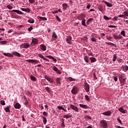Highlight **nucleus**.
Masks as SVG:
<instances>
[{
    "label": "nucleus",
    "instance_id": "nucleus-27",
    "mask_svg": "<svg viewBox=\"0 0 128 128\" xmlns=\"http://www.w3.org/2000/svg\"><path fill=\"white\" fill-rule=\"evenodd\" d=\"M104 4H106L107 6H108V8H112V4L106 1H104Z\"/></svg>",
    "mask_w": 128,
    "mask_h": 128
},
{
    "label": "nucleus",
    "instance_id": "nucleus-15",
    "mask_svg": "<svg viewBox=\"0 0 128 128\" xmlns=\"http://www.w3.org/2000/svg\"><path fill=\"white\" fill-rule=\"evenodd\" d=\"M13 12H16L18 14H24V13L20 10H12Z\"/></svg>",
    "mask_w": 128,
    "mask_h": 128
},
{
    "label": "nucleus",
    "instance_id": "nucleus-24",
    "mask_svg": "<svg viewBox=\"0 0 128 128\" xmlns=\"http://www.w3.org/2000/svg\"><path fill=\"white\" fill-rule=\"evenodd\" d=\"M40 48L42 50H46V46H44V44L40 45Z\"/></svg>",
    "mask_w": 128,
    "mask_h": 128
},
{
    "label": "nucleus",
    "instance_id": "nucleus-32",
    "mask_svg": "<svg viewBox=\"0 0 128 128\" xmlns=\"http://www.w3.org/2000/svg\"><path fill=\"white\" fill-rule=\"evenodd\" d=\"M116 58H118V56L116 55V54H114L113 55L112 61L113 62H116Z\"/></svg>",
    "mask_w": 128,
    "mask_h": 128
},
{
    "label": "nucleus",
    "instance_id": "nucleus-18",
    "mask_svg": "<svg viewBox=\"0 0 128 128\" xmlns=\"http://www.w3.org/2000/svg\"><path fill=\"white\" fill-rule=\"evenodd\" d=\"M72 116L70 114H68L63 116V118H72Z\"/></svg>",
    "mask_w": 128,
    "mask_h": 128
},
{
    "label": "nucleus",
    "instance_id": "nucleus-33",
    "mask_svg": "<svg viewBox=\"0 0 128 128\" xmlns=\"http://www.w3.org/2000/svg\"><path fill=\"white\" fill-rule=\"evenodd\" d=\"M30 80H33V82H36V78L34 77V76L32 75L30 76Z\"/></svg>",
    "mask_w": 128,
    "mask_h": 128
},
{
    "label": "nucleus",
    "instance_id": "nucleus-37",
    "mask_svg": "<svg viewBox=\"0 0 128 128\" xmlns=\"http://www.w3.org/2000/svg\"><path fill=\"white\" fill-rule=\"evenodd\" d=\"M42 118H43V122L44 124H46V122H48V120H46V117L43 116Z\"/></svg>",
    "mask_w": 128,
    "mask_h": 128
},
{
    "label": "nucleus",
    "instance_id": "nucleus-42",
    "mask_svg": "<svg viewBox=\"0 0 128 128\" xmlns=\"http://www.w3.org/2000/svg\"><path fill=\"white\" fill-rule=\"evenodd\" d=\"M62 124H61V126L62 127V128H64L66 126V125H64V118H62Z\"/></svg>",
    "mask_w": 128,
    "mask_h": 128
},
{
    "label": "nucleus",
    "instance_id": "nucleus-52",
    "mask_svg": "<svg viewBox=\"0 0 128 128\" xmlns=\"http://www.w3.org/2000/svg\"><path fill=\"white\" fill-rule=\"evenodd\" d=\"M56 19L57 20H58V22H62V20H60V17H58V16H56Z\"/></svg>",
    "mask_w": 128,
    "mask_h": 128
},
{
    "label": "nucleus",
    "instance_id": "nucleus-41",
    "mask_svg": "<svg viewBox=\"0 0 128 128\" xmlns=\"http://www.w3.org/2000/svg\"><path fill=\"white\" fill-rule=\"evenodd\" d=\"M94 20V18H89L88 21H87V24H90L89 22H92V21Z\"/></svg>",
    "mask_w": 128,
    "mask_h": 128
},
{
    "label": "nucleus",
    "instance_id": "nucleus-2",
    "mask_svg": "<svg viewBox=\"0 0 128 128\" xmlns=\"http://www.w3.org/2000/svg\"><path fill=\"white\" fill-rule=\"evenodd\" d=\"M78 88L76 87V86H74L71 90V92L72 94H78Z\"/></svg>",
    "mask_w": 128,
    "mask_h": 128
},
{
    "label": "nucleus",
    "instance_id": "nucleus-11",
    "mask_svg": "<svg viewBox=\"0 0 128 128\" xmlns=\"http://www.w3.org/2000/svg\"><path fill=\"white\" fill-rule=\"evenodd\" d=\"M38 39L33 38L32 40V42L31 43V44H32L33 46H34V44H38Z\"/></svg>",
    "mask_w": 128,
    "mask_h": 128
},
{
    "label": "nucleus",
    "instance_id": "nucleus-55",
    "mask_svg": "<svg viewBox=\"0 0 128 128\" xmlns=\"http://www.w3.org/2000/svg\"><path fill=\"white\" fill-rule=\"evenodd\" d=\"M34 30V28H32V26H30L29 28H28V32H30L32 30Z\"/></svg>",
    "mask_w": 128,
    "mask_h": 128
},
{
    "label": "nucleus",
    "instance_id": "nucleus-13",
    "mask_svg": "<svg viewBox=\"0 0 128 128\" xmlns=\"http://www.w3.org/2000/svg\"><path fill=\"white\" fill-rule=\"evenodd\" d=\"M22 106H20V104L19 103H16L14 105V108H16V110H20V108Z\"/></svg>",
    "mask_w": 128,
    "mask_h": 128
},
{
    "label": "nucleus",
    "instance_id": "nucleus-61",
    "mask_svg": "<svg viewBox=\"0 0 128 128\" xmlns=\"http://www.w3.org/2000/svg\"><path fill=\"white\" fill-rule=\"evenodd\" d=\"M118 16H114V17L113 18V20H116V21H117L118 20Z\"/></svg>",
    "mask_w": 128,
    "mask_h": 128
},
{
    "label": "nucleus",
    "instance_id": "nucleus-1",
    "mask_svg": "<svg viewBox=\"0 0 128 128\" xmlns=\"http://www.w3.org/2000/svg\"><path fill=\"white\" fill-rule=\"evenodd\" d=\"M100 126L102 128H108V122L106 120H102L100 122Z\"/></svg>",
    "mask_w": 128,
    "mask_h": 128
},
{
    "label": "nucleus",
    "instance_id": "nucleus-12",
    "mask_svg": "<svg viewBox=\"0 0 128 128\" xmlns=\"http://www.w3.org/2000/svg\"><path fill=\"white\" fill-rule=\"evenodd\" d=\"M66 42L69 44H72V36H68L67 37L66 40Z\"/></svg>",
    "mask_w": 128,
    "mask_h": 128
},
{
    "label": "nucleus",
    "instance_id": "nucleus-30",
    "mask_svg": "<svg viewBox=\"0 0 128 128\" xmlns=\"http://www.w3.org/2000/svg\"><path fill=\"white\" fill-rule=\"evenodd\" d=\"M90 60H91V62H96V58L94 57L90 58Z\"/></svg>",
    "mask_w": 128,
    "mask_h": 128
},
{
    "label": "nucleus",
    "instance_id": "nucleus-51",
    "mask_svg": "<svg viewBox=\"0 0 128 128\" xmlns=\"http://www.w3.org/2000/svg\"><path fill=\"white\" fill-rule=\"evenodd\" d=\"M0 104L2 106H6V102H4V100H2L0 101Z\"/></svg>",
    "mask_w": 128,
    "mask_h": 128
},
{
    "label": "nucleus",
    "instance_id": "nucleus-58",
    "mask_svg": "<svg viewBox=\"0 0 128 128\" xmlns=\"http://www.w3.org/2000/svg\"><path fill=\"white\" fill-rule=\"evenodd\" d=\"M26 34V32H20L18 33V34Z\"/></svg>",
    "mask_w": 128,
    "mask_h": 128
},
{
    "label": "nucleus",
    "instance_id": "nucleus-9",
    "mask_svg": "<svg viewBox=\"0 0 128 128\" xmlns=\"http://www.w3.org/2000/svg\"><path fill=\"white\" fill-rule=\"evenodd\" d=\"M38 56H39V58H42L44 60H46V62H50V60L44 56V55L42 54H38Z\"/></svg>",
    "mask_w": 128,
    "mask_h": 128
},
{
    "label": "nucleus",
    "instance_id": "nucleus-22",
    "mask_svg": "<svg viewBox=\"0 0 128 128\" xmlns=\"http://www.w3.org/2000/svg\"><path fill=\"white\" fill-rule=\"evenodd\" d=\"M80 107L82 108H85L86 110H88V106L83 104H80Z\"/></svg>",
    "mask_w": 128,
    "mask_h": 128
},
{
    "label": "nucleus",
    "instance_id": "nucleus-48",
    "mask_svg": "<svg viewBox=\"0 0 128 128\" xmlns=\"http://www.w3.org/2000/svg\"><path fill=\"white\" fill-rule=\"evenodd\" d=\"M120 34L123 36H126V32L124 30H122L120 32Z\"/></svg>",
    "mask_w": 128,
    "mask_h": 128
},
{
    "label": "nucleus",
    "instance_id": "nucleus-8",
    "mask_svg": "<svg viewBox=\"0 0 128 128\" xmlns=\"http://www.w3.org/2000/svg\"><path fill=\"white\" fill-rule=\"evenodd\" d=\"M28 62H31L32 64H38L40 62L39 60H26Z\"/></svg>",
    "mask_w": 128,
    "mask_h": 128
},
{
    "label": "nucleus",
    "instance_id": "nucleus-64",
    "mask_svg": "<svg viewBox=\"0 0 128 128\" xmlns=\"http://www.w3.org/2000/svg\"><path fill=\"white\" fill-rule=\"evenodd\" d=\"M30 3V4H34V0H29Z\"/></svg>",
    "mask_w": 128,
    "mask_h": 128
},
{
    "label": "nucleus",
    "instance_id": "nucleus-4",
    "mask_svg": "<svg viewBox=\"0 0 128 128\" xmlns=\"http://www.w3.org/2000/svg\"><path fill=\"white\" fill-rule=\"evenodd\" d=\"M30 46V44L24 43L20 45V48H28Z\"/></svg>",
    "mask_w": 128,
    "mask_h": 128
},
{
    "label": "nucleus",
    "instance_id": "nucleus-14",
    "mask_svg": "<svg viewBox=\"0 0 128 128\" xmlns=\"http://www.w3.org/2000/svg\"><path fill=\"white\" fill-rule=\"evenodd\" d=\"M58 38V35H56V32H53L52 35V40H56Z\"/></svg>",
    "mask_w": 128,
    "mask_h": 128
},
{
    "label": "nucleus",
    "instance_id": "nucleus-60",
    "mask_svg": "<svg viewBox=\"0 0 128 128\" xmlns=\"http://www.w3.org/2000/svg\"><path fill=\"white\" fill-rule=\"evenodd\" d=\"M92 40L93 42H96V38H92Z\"/></svg>",
    "mask_w": 128,
    "mask_h": 128
},
{
    "label": "nucleus",
    "instance_id": "nucleus-20",
    "mask_svg": "<svg viewBox=\"0 0 128 128\" xmlns=\"http://www.w3.org/2000/svg\"><path fill=\"white\" fill-rule=\"evenodd\" d=\"M60 80H62V78H56V83L58 84H60V86L62 82H60Z\"/></svg>",
    "mask_w": 128,
    "mask_h": 128
},
{
    "label": "nucleus",
    "instance_id": "nucleus-10",
    "mask_svg": "<svg viewBox=\"0 0 128 128\" xmlns=\"http://www.w3.org/2000/svg\"><path fill=\"white\" fill-rule=\"evenodd\" d=\"M53 70L56 72V74H62V72H60L58 68H56V66H54Z\"/></svg>",
    "mask_w": 128,
    "mask_h": 128
},
{
    "label": "nucleus",
    "instance_id": "nucleus-45",
    "mask_svg": "<svg viewBox=\"0 0 128 128\" xmlns=\"http://www.w3.org/2000/svg\"><path fill=\"white\" fill-rule=\"evenodd\" d=\"M24 104H25V106H28V100L26 99L24 100Z\"/></svg>",
    "mask_w": 128,
    "mask_h": 128
},
{
    "label": "nucleus",
    "instance_id": "nucleus-16",
    "mask_svg": "<svg viewBox=\"0 0 128 128\" xmlns=\"http://www.w3.org/2000/svg\"><path fill=\"white\" fill-rule=\"evenodd\" d=\"M102 114H104V116H112V112H110V111H106L102 113Z\"/></svg>",
    "mask_w": 128,
    "mask_h": 128
},
{
    "label": "nucleus",
    "instance_id": "nucleus-44",
    "mask_svg": "<svg viewBox=\"0 0 128 128\" xmlns=\"http://www.w3.org/2000/svg\"><path fill=\"white\" fill-rule=\"evenodd\" d=\"M84 60L86 62H88V56H85L84 57Z\"/></svg>",
    "mask_w": 128,
    "mask_h": 128
},
{
    "label": "nucleus",
    "instance_id": "nucleus-6",
    "mask_svg": "<svg viewBox=\"0 0 128 128\" xmlns=\"http://www.w3.org/2000/svg\"><path fill=\"white\" fill-rule=\"evenodd\" d=\"M69 106L72 108V110H74V112H78V108L74 104H70Z\"/></svg>",
    "mask_w": 128,
    "mask_h": 128
},
{
    "label": "nucleus",
    "instance_id": "nucleus-26",
    "mask_svg": "<svg viewBox=\"0 0 128 128\" xmlns=\"http://www.w3.org/2000/svg\"><path fill=\"white\" fill-rule=\"evenodd\" d=\"M62 6L63 10H66L68 8V6L66 4H62Z\"/></svg>",
    "mask_w": 128,
    "mask_h": 128
},
{
    "label": "nucleus",
    "instance_id": "nucleus-17",
    "mask_svg": "<svg viewBox=\"0 0 128 128\" xmlns=\"http://www.w3.org/2000/svg\"><path fill=\"white\" fill-rule=\"evenodd\" d=\"M119 112H122V114H126L127 110H124V108L122 107L118 109Z\"/></svg>",
    "mask_w": 128,
    "mask_h": 128
},
{
    "label": "nucleus",
    "instance_id": "nucleus-40",
    "mask_svg": "<svg viewBox=\"0 0 128 128\" xmlns=\"http://www.w3.org/2000/svg\"><path fill=\"white\" fill-rule=\"evenodd\" d=\"M6 8L8 9V10H12V8H14V7L12 6H10V4H8L6 6Z\"/></svg>",
    "mask_w": 128,
    "mask_h": 128
},
{
    "label": "nucleus",
    "instance_id": "nucleus-36",
    "mask_svg": "<svg viewBox=\"0 0 128 128\" xmlns=\"http://www.w3.org/2000/svg\"><path fill=\"white\" fill-rule=\"evenodd\" d=\"M98 10H99L101 12H104V8L102 7V6H100L98 8Z\"/></svg>",
    "mask_w": 128,
    "mask_h": 128
},
{
    "label": "nucleus",
    "instance_id": "nucleus-25",
    "mask_svg": "<svg viewBox=\"0 0 128 128\" xmlns=\"http://www.w3.org/2000/svg\"><path fill=\"white\" fill-rule=\"evenodd\" d=\"M46 58H50V60H52L54 62H56V59L54 58V56L50 55L46 56Z\"/></svg>",
    "mask_w": 128,
    "mask_h": 128
},
{
    "label": "nucleus",
    "instance_id": "nucleus-34",
    "mask_svg": "<svg viewBox=\"0 0 128 128\" xmlns=\"http://www.w3.org/2000/svg\"><path fill=\"white\" fill-rule=\"evenodd\" d=\"M104 20H112V18H108V16H106V15H104Z\"/></svg>",
    "mask_w": 128,
    "mask_h": 128
},
{
    "label": "nucleus",
    "instance_id": "nucleus-3",
    "mask_svg": "<svg viewBox=\"0 0 128 128\" xmlns=\"http://www.w3.org/2000/svg\"><path fill=\"white\" fill-rule=\"evenodd\" d=\"M44 78L46 80L48 81L50 84H54V79L50 76H48V75L44 76Z\"/></svg>",
    "mask_w": 128,
    "mask_h": 128
},
{
    "label": "nucleus",
    "instance_id": "nucleus-38",
    "mask_svg": "<svg viewBox=\"0 0 128 128\" xmlns=\"http://www.w3.org/2000/svg\"><path fill=\"white\" fill-rule=\"evenodd\" d=\"M28 22H29L30 24H34V20L29 19L28 20Z\"/></svg>",
    "mask_w": 128,
    "mask_h": 128
},
{
    "label": "nucleus",
    "instance_id": "nucleus-53",
    "mask_svg": "<svg viewBox=\"0 0 128 128\" xmlns=\"http://www.w3.org/2000/svg\"><path fill=\"white\" fill-rule=\"evenodd\" d=\"M85 118L86 120H92V117L90 116H86L84 117Z\"/></svg>",
    "mask_w": 128,
    "mask_h": 128
},
{
    "label": "nucleus",
    "instance_id": "nucleus-57",
    "mask_svg": "<svg viewBox=\"0 0 128 128\" xmlns=\"http://www.w3.org/2000/svg\"><path fill=\"white\" fill-rule=\"evenodd\" d=\"M24 28V26H22V25H20V26H18V30H20V28Z\"/></svg>",
    "mask_w": 128,
    "mask_h": 128
},
{
    "label": "nucleus",
    "instance_id": "nucleus-56",
    "mask_svg": "<svg viewBox=\"0 0 128 128\" xmlns=\"http://www.w3.org/2000/svg\"><path fill=\"white\" fill-rule=\"evenodd\" d=\"M123 68L125 70H128V66H123Z\"/></svg>",
    "mask_w": 128,
    "mask_h": 128
},
{
    "label": "nucleus",
    "instance_id": "nucleus-5",
    "mask_svg": "<svg viewBox=\"0 0 128 128\" xmlns=\"http://www.w3.org/2000/svg\"><path fill=\"white\" fill-rule=\"evenodd\" d=\"M84 88L85 90H86V92H90V84H88V82H85L84 84Z\"/></svg>",
    "mask_w": 128,
    "mask_h": 128
},
{
    "label": "nucleus",
    "instance_id": "nucleus-59",
    "mask_svg": "<svg viewBox=\"0 0 128 128\" xmlns=\"http://www.w3.org/2000/svg\"><path fill=\"white\" fill-rule=\"evenodd\" d=\"M108 28H118V26H112V25H110V26H108Z\"/></svg>",
    "mask_w": 128,
    "mask_h": 128
},
{
    "label": "nucleus",
    "instance_id": "nucleus-21",
    "mask_svg": "<svg viewBox=\"0 0 128 128\" xmlns=\"http://www.w3.org/2000/svg\"><path fill=\"white\" fill-rule=\"evenodd\" d=\"M3 54L4 56H8V58H14V55L13 54H12L10 53H4Z\"/></svg>",
    "mask_w": 128,
    "mask_h": 128
},
{
    "label": "nucleus",
    "instance_id": "nucleus-63",
    "mask_svg": "<svg viewBox=\"0 0 128 128\" xmlns=\"http://www.w3.org/2000/svg\"><path fill=\"white\" fill-rule=\"evenodd\" d=\"M122 78H123L122 75H120V76H119L120 80H123Z\"/></svg>",
    "mask_w": 128,
    "mask_h": 128
},
{
    "label": "nucleus",
    "instance_id": "nucleus-23",
    "mask_svg": "<svg viewBox=\"0 0 128 128\" xmlns=\"http://www.w3.org/2000/svg\"><path fill=\"white\" fill-rule=\"evenodd\" d=\"M21 10L22 12H30V8H21Z\"/></svg>",
    "mask_w": 128,
    "mask_h": 128
},
{
    "label": "nucleus",
    "instance_id": "nucleus-19",
    "mask_svg": "<svg viewBox=\"0 0 128 128\" xmlns=\"http://www.w3.org/2000/svg\"><path fill=\"white\" fill-rule=\"evenodd\" d=\"M12 54H13L14 56H18L19 58H20V56H22V54L16 52H12Z\"/></svg>",
    "mask_w": 128,
    "mask_h": 128
},
{
    "label": "nucleus",
    "instance_id": "nucleus-39",
    "mask_svg": "<svg viewBox=\"0 0 128 128\" xmlns=\"http://www.w3.org/2000/svg\"><path fill=\"white\" fill-rule=\"evenodd\" d=\"M5 111L6 112H10V106H8L5 108Z\"/></svg>",
    "mask_w": 128,
    "mask_h": 128
},
{
    "label": "nucleus",
    "instance_id": "nucleus-43",
    "mask_svg": "<svg viewBox=\"0 0 128 128\" xmlns=\"http://www.w3.org/2000/svg\"><path fill=\"white\" fill-rule=\"evenodd\" d=\"M68 80H70V82H74V80H76V79H74V78H72V77H68Z\"/></svg>",
    "mask_w": 128,
    "mask_h": 128
},
{
    "label": "nucleus",
    "instance_id": "nucleus-47",
    "mask_svg": "<svg viewBox=\"0 0 128 128\" xmlns=\"http://www.w3.org/2000/svg\"><path fill=\"white\" fill-rule=\"evenodd\" d=\"M0 44H8V42L7 41H1V42H0Z\"/></svg>",
    "mask_w": 128,
    "mask_h": 128
},
{
    "label": "nucleus",
    "instance_id": "nucleus-31",
    "mask_svg": "<svg viewBox=\"0 0 128 128\" xmlns=\"http://www.w3.org/2000/svg\"><path fill=\"white\" fill-rule=\"evenodd\" d=\"M82 26H87L86 24V19H82Z\"/></svg>",
    "mask_w": 128,
    "mask_h": 128
},
{
    "label": "nucleus",
    "instance_id": "nucleus-54",
    "mask_svg": "<svg viewBox=\"0 0 128 128\" xmlns=\"http://www.w3.org/2000/svg\"><path fill=\"white\" fill-rule=\"evenodd\" d=\"M117 120L119 124H122V120H120V119L117 118Z\"/></svg>",
    "mask_w": 128,
    "mask_h": 128
},
{
    "label": "nucleus",
    "instance_id": "nucleus-35",
    "mask_svg": "<svg viewBox=\"0 0 128 128\" xmlns=\"http://www.w3.org/2000/svg\"><path fill=\"white\" fill-rule=\"evenodd\" d=\"M58 110H64V112H68L62 106H58Z\"/></svg>",
    "mask_w": 128,
    "mask_h": 128
},
{
    "label": "nucleus",
    "instance_id": "nucleus-28",
    "mask_svg": "<svg viewBox=\"0 0 128 128\" xmlns=\"http://www.w3.org/2000/svg\"><path fill=\"white\" fill-rule=\"evenodd\" d=\"M120 84L121 86H124L126 84V79L124 78L122 80H120Z\"/></svg>",
    "mask_w": 128,
    "mask_h": 128
},
{
    "label": "nucleus",
    "instance_id": "nucleus-46",
    "mask_svg": "<svg viewBox=\"0 0 128 128\" xmlns=\"http://www.w3.org/2000/svg\"><path fill=\"white\" fill-rule=\"evenodd\" d=\"M45 89H46V92H50V87H46Z\"/></svg>",
    "mask_w": 128,
    "mask_h": 128
},
{
    "label": "nucleus",
    "instance_id": "nucleus-29",
    "mask_svg": "<svg viewBox=\"0 0 128 128\" xmlns=\"http://www.w3.org/2000/svg\"><path fill=\"white\" fill-rule=\"evenodd\" d=\"M39 20L40 22H42V20H48V18L46 17L39 16Z\"/></svg>",
    "mask_w": 128,
    "mask_h": 128
},
{
    "label": "nucleus",
    "instance_id": "nucleus-49",
    "mask_svg": "<svg viewBox=\"0 0 128 128\" xmlns=\"http://www.w3.org/2000/svg\"><path fill=\"white\" fill-rule=\"evenodd\" d=\"M124 15L125 16V18H126V16H128V10L127 11H124Z\"/></svg>",
    "mask_w": 128,
    "mask_h": 128
},
{
    "label": "nucleus",
    "instance_id": "nucleus-7",
    "mask_svg": "<svg viewBox=\"0 0 128 128\" xmlns=\"http://www.w3.org/2000/svg\"><path fill=\"white\" fill-rule=\"evenodd\" d=\"M113 38L114 40H122V36L120 35H117L116 34H113Z\"/></svg>",
    "mask_w": 128,
    "mask_h": 128
},
{
    "label": "nucleus",
    "instance_id": "nucleus-62",
    "mask_svg": "<svg viewBox=\"0 0 128 128\" xmlns=\"http://www.w3.org/2000/svg\"><path fill=\"white\" fill-rule=\"evenodd\" d=\"M118 16V18H126L124 16V14H120Z\"/></svg>",
    "mask_w": 128,
    "mask_h": 128
},
{
    "label": "nucleus",
    "instance_id": "nucleus-50",
    "mask_svg": "<svg viewBox=\"0 0 128 128\" xmlns=\"http://www.w3.org/2000/svg\"><path fill=\"white\" fill-rule=\"evenodd\" d=\"M85 98H86V100H87L88 102H90V97H88V96L86 95Z\"/></svg>",
    "mask_w": 128,
    "mask_h": 128
}]
</instances>
